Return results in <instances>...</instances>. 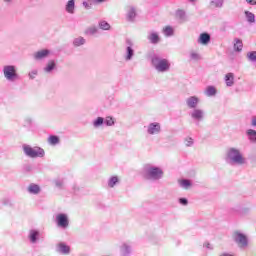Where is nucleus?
Here are the masks:
<instances>
[{"label":"nucleus","mask_w":256,"mask_h":256,"mask_svg":"<svg viewBox=\"0 0 256 256\" xmlns=\"http://www.w3.org/2000/svg\"><path fill=\"white\" fill-rule=\"evenodd\" d=\"M225 160L229 165H245L247 163L241 150L233 147L227 150Z\"/></svg>","instance_id":"obj_1"},{"label":"nucleus","mask_w":256,"mask_h":256,"mask_svg":"<svg viewBox=\"0 0 256 256\" xmlns=\"http://www.w3.org/2000/svg\"><path fill=\"white\" fill-rule=\"evenodd\" d=\"M144 175L150 181H159V179L163 178V169L152 164H147L144 166Z\"/></svg>","instance_id":"obj_2"},{"label":"nucleus","mask_w":256,"mask_h":256,"mask_svg":"<svg viewBox=\"0 0 256 256\" xmlns=\"http://www.w3.org/2000/svg\"><path fill=\"white\" fill-rule=\"evenodd\" d=\"M153 67L158 71V73H165L169 71L171 64L169 60L162 58L161 56L154 54L151 58Z\"/></svg>","instance_id":"obj_3"},{"label":"nucleus","mask_w":256,"mask_h":256,"mask_svg":"<svg viewBox=\"0 0 256 256\" xmlns=\"http://www.w3.org/2000/svg\"><path fill=\"white\" fill-rule=\"evenodd\" d=\"M23 151L27 157H31L32 159L37 157H45V150L39 147H31L27 144H24Z\"/></svg>","instance_id":"obj_4"},{"label":"nucleus","mask_w":256,"mask_h":256,"mask_svg":"<svg viewBox=\"0 0 256 256\" xmlns=\"http://www.w3.org/2000/svg\"><path fill=\"white\" fill-rule=\"evenodd\" d=\"M3 74L7 81H17L19 74H17V67L14 65H6L3 67Z\"/></svg>","instance_id":"obj_5"},{"label":"nucleus","mask_w":256,"mask_h":256,"mask_svg":"<svg viewBox=\"0 0 256 256\" xmlns=\"http://www.w3.org/2000/svg\"><path fill=\"white\" fill-rule=\"evenodd\" d=\"M134 44L133 41L127 39L126 40V49L124 53L125 61H131L133 57H135V49H133Z\"/></svg>","instance_id":"obj_6"},{"label":"nucleus","mask_w":256,"mask_h":256,"mask_svg":"<svg viewBox=\"0 0 256 256\" xmlns=\"http://www.w3.org/2000/svg\"><path fill=\"white\" fill-rule=\"evenodd\" d=\"M56 224L60 229H67L69 227V218L67 217V214H58L56 215Z\"/></svg>","instance_id":"obj_7"},{"label":"nucleus","mask_w":256,"mask_h":256,"mask_svg":"<svg viewBox=\"0 0 256 256\" xmlns=\"http://www.w3.org/2000/svg\"><path fill=\"white\" fill-rule=\"evenodd\" d=\"M234 241L237 243L239 247H247V236H245L241 232L234 233Z\"/></svg>","instance_id":"obj_8"},{"label":"nucleus","mask_w":256,"mask_h":256,"mask_svg":"<svg viewBox=\"0 0 256 256\" xmlns=\"http://www.w3.org/2000/svg\"><path fill=\"white\" fill-rule=\"evenodd\" d=\"M148 135H159L161 133V124L152 122L147 126Z\"/></svg>","instance_id":"obj_9"},{"label":"nucleus","mask_w":256,"mask_h":256,"mask_svg":"<svg viewBox=\"0 0 256 256\" xmlns=\"http://www.w3.org/2000/svg\"><path fill=\"white\" fill-rule=\"evenodd\" d=\"M190 117H192L194 121H203V119H205V111L194 108V111L190 113Z\"/></svg>","instance_id":"obj_10"},{"label":"nucleus","mask_w":256,"mask_h":256,"mask_svg":"<svg viewBox=\"0 0 256 256\" xmlns=\"http://www.w3.org/2000/svg\"><path fill=\"white\" fill-rule=\"evenodd\" d=\"M197 43H199V45H209V43H211V34L207 32L201 33L198 37Z\"/></svg>","instance_id":"obj_11"},{"label":"nucleus","mask_w":256,"mask_h":256,"mask_svg":"<svg viewBox=\"0 0 256 256\" xmlns=\"http://www.w3.org/2000/svg\"><path fill=\"white\" fill-rule=\"evenodd\" d=\"M186 105L189 109H197V105H199V98H197V96L187 98Z\"/></svg>","instance_id":"obj_12"},{"label":"nucleus","mask_w":256,"mask_h":256,"mask_svg":"<svg viewBox=\"0 0 256 256\" xmlns=\"http://www.w3.org/2000/svg\"><path fill=\"white\" fill-rule=\"evenodd\" d=\"M50 53L51 51L47 49L37 51L34 53V59H36L37 61H41V59H46V57H49Z\"/></svg>","instance_id":"obj_13"},{"label":"nucleus","mask_w":256,"mask_h":256,"mask_svg":"<svg viewBox=\"0 0 256 256\" xmlns=\"http://www.w3.org/2000/svg\"><path fill=\"white\" fill-rule=\"evenodd\" d=\"M57 251H58V253H62L63 255H68V253H70V251H71V248L68 245H66L65 243L60 242L57 245Z\"/></svg>","instance_id":"obj_14"},{"label":"nucleus","mask_w":256,"mask_h":256,"mask_svg":"<svg viewBox=\"0 0 256 256\" xmlns=\"http://www.w3.org/2000/svg\"><path fill=\"white\" fill-rule=\"evenodd\" d=\"M224 80L227 87H233L235 85V75L233 73H227Z\"/></svg>","instance_id":"obj_15"},{"label":"nucleus","mask_w":256,"mask_h":256,"mask_svg":"<svg viewBox=\"0 0 256 256\" xmlns=\"http://www.w3.org/2000/svg\"><path fill=\"white\" fill-rule=\"evenodd\" d=\"M130 253H131V246L127 243H123L120 246V254L123 256H127V255H130Z\"/></svg>","instance_id":"obj_16"},{"label":"nucleus","mask_w":256,"mask_h":256,"mask_svg":"<svg viewBox=\"0 0 256 256\" xmlns=\"http://www.w3.org/2000/svg\"><path fill=\"white\" fill-rule=\"evenodd\" d=\"M66 12L70 15H73L75 13V0H69L66 4Z\"/></svg>","instance_id":"obj_17"},{"label":"nucleus","mask_w":256,"mask_h":256,"mask_svg":"<svg viewBox=\"0 0 256 256\" xmlns=\"http://www.w3.org/2000/svg\"><path fill=\"white\" fill-rule=\"evenodd\" d=\"M159 34H157L156 32H150L148 35V41H150V43H152L153 45H156V43H159Z\"/></svg>","instance_id":"obj_18"},{"label":"nucleus","mask_w":256,"mask_h":256,"mask_svg":"<svg viewBox=\"0 0 256 256\" xmlns=\"http://www.w3.org/2000/svg\"><path fill=\"white\" fill-rule=\"evenodd\" d=\"M40 191H41V188L37 184H30L28 187V192L31 193L32 195H38Z\"/></svg>","instance_id":"obj_19"},{"label":"nucleus","mask_w":256,"mask_h":256,"mask_svg":"<svg viewBox=\"0 0 256 256\" xmlns=\"http://www.w3.org/2000/svg\"><path fill=\"white\" fill-rule=\"evenodd\" d=\"M205 95H207V97H215V95H217V89H215L214 86H208Z\"/></svg>","instance_id":"obj_20"},{"label":"nucleus","mask_w":256,"mask_h":256,"mask_svg":"<svg viewBox=\"0 0 256 256\" xmlns=\"http://www.w3.org/2000/svg\"><path fill=\"white\" fill-rule=\"evenodd\" d=\"M174 33L175 30L171 26H166L163 28V34L165 35V37H173Z\"/></svg>","instance_id":"obj_21"},{"label":"nucleus","mask_w":256,"mask_h":256,"mask_svg":"<svg viewBox=\"0 0 256 256\" xmlns=\"http://www.w3.org/2000/svg\"><path fill=\"white\" fill-rule=\"evenodd\" d=\"M38 237H39V231L30 230L29 239H30L31 243H37Z\"/></svg>","instance_id":"obj_22"},{"label":"nucleus","mask_w":256,"mask_h":256,"mask_svg":"<svg viewBox=\"0 0 256 256\" xmlns=\"http://www.w3.org/2000/svg\"><path fill=\"white\" fill-rule=\"evenodd\" d=\"M56 66L57 64L55 63V61H49L46 67H44L45 73H51V71H53V69H55Z\"/></svg>","instance_id":"obj_23"},{"label":"nucleus","mask_w":256,"mask_h":256,"mask_svg":"<svg viewBox=\"0 0 256 256\" xmlns=\"http://www.w3.org/2000/svg\"><path fill=\"white\" fill-rule=\"evenodd\" d=\"M178 184L182 189H189L191 187V180L181 179L178 181Z\"/></svg>","instance_id":"obj_24"},{"label":"nucleus","mask_w":256,"mask_h":256,"mask_svg":"<svg viewBox=\"0 0 256 256\" xmlns=\"http://www.w3.org/2000/svg\"><path fill=\"white\" fill-rule=\"evenodd\" d=\"M246 135L250 141H252V142L256 141V131L255 130L248 129L246 132Z\"/></svg>","instance_id":"obj_25"},{"label":"nucleus","mask_w":256,"mask_h":256,"mask_svg":"<svg viewBox=\"0 0 256 256\" xmlns=\"http://www.w3.org/2000/svg\"><path fill=\"white\" fill-rule=\"evenodd\" d=\"M137 13L135 12V8L130 7L127 13L128 21H133L135 19Z\"/></svg>","instance_id":"obj_26"},{"label":"nucleus","mask_w":256,"mask_h":256,"mask_svg":"<svg viewBox=\"0 0 256 256\" xmlns=\"http://www.w3.org/2000/svg\"><path fill=\"white\" fill-rule=\"evenodd\" d=\"M210 7H213V8L223 7V0H211Z\"/></svg>","instance_id":"obj_27"},{"label":"nucleus","mask_w":256,"mask_h":256,"mask_svg":"<svg viewBox=\"0 0 256 256\" xmlns=\"http://www.w3.org/2000/svg\"><path fill=\"white\" fill-rule=\"evenodd\" d=\"M245 15L248 23H255V14L250 11H245Z\"/></svg>","instance_id":"obj_28"},{"label":"nucleus","mask_w":256,"mask_h":256,"mask_svg":"<svg viewBox=\"0 0 256 256\" xmlns=\"http://www.w3.org/2000/svg\"><path fill=\"white\" fill-rule=\"evenodd\" d=\"M73 44L75 45V47H81V45H85V38L83 37L75 38L73 41Z\"/></svg>","instance_id":"obj_29"},{"label":"nucleus","mask_w":256,"mask_h":256,"mask_svg":"<svg viewBox=\"0 0 256 256\" xmlns=\"http://www.w3.org/2000/svg\"><path fill=\"white\" fill-rule=\"evenodd\" d=\"M234 50L235 51H242L243 50V42L240 39H235Z\"/></svg>","instance_id":"obj_30"},{"label":"nucleus","mask_w":256,"mask_h":256,"mask_svg":"<svg viewBox=\"0 0 256 256\" xmlns=\"http://www.w3.org/2000/svg\"><path fill=\"white\" fill-rule=\"evenodd\" d=\"M117 183H119V178L117 176H112L108 180V187H115V185H117Z\"/></svg>","instance_id":"obj_31"},{"label":"nucleus","mask_w":256,"mask_h":256,"mask_svg":"<svg viewBox=\"0 0 256 256\" xmlns=\"http://www.w3.org/2000/svg\"><path fill=\"white\" fill-rule=\"evenodd\" d=\"M99 27L103 31H109V29H111V25H109V23H107V21H100L99 22Z\"/></svg>","instance_id":"obj_32"},{"label":"nucleus","mask_w":256,"mask_h":256,"mask_svg":"<svg viewBox=\"0 0 256 256\" xmlns=\"http://www.w3.org/2000/svg\"><path fill=\"white\" fill-rule=\"evenodd\" d=\"M176 17L180 19V21H185L186 19L185 10H177Z\"/></svg>","instance_id":"obj_33"},{"label":"nucleus","mask_w":256,"mask_h":256,"mask_svg":"<svg viewBox=\"0 0 256 256\" xmlns=\"http://www.w3.org/2000/svg\"><path fill=\"white\" fill-rule=\"evenodd\" d=\"M98 31L99 29H97V27L92 26L86 30V35H95L98 33Z\"/></svg>","instance_id":"obj_34"},{"label":"nucleus","mask_w":256,"mask_h":256,"mask_svg":"<svg viewBox=\"0 0 256 256\" xmlns=\"http://www.w3.org/2000/svg\"><path fill=\"white\" fill-rule=\"evenodd\" d=\"M103 123H105L103 117H98L96 120H94L93 125L94 127H101Z\"/></svg>","instance_id":"obj_35"},{"label":"nucleus","mask_w":256,"mask_h":256,"mask_svg":"<svg viewBox=\"0 0 256 256\" xmlns=\"http://www.w3.org/2000/svg\"><path fill=\"white\" fill-rule=\"evenodd\" d=\"M48 142L50 143V145H57V143H59V137H57V136H50L48 138Z\"/></svg>","instance_id":"obj_36"},{"label":"nucleus","mask_w":256,"mask_h":256,"mask_svg":"<svg viewBox=\"0 0 256 256\" xmlns=\"http://www.w3.org/2000/svg\"><path fill=\"white\" fill-rule=\"evenodd\" d=\"M190 59H192L193 61H199L201 60V55L197 52H191Z\"/></svg>","instance_id":"obj_37"},{"label":"nucleus","mask_w":256,"mask_h":256,"mask_svg":"<svg viewBox=\"0 0 256 256\" xmlns=\"http://www.w3.org/2000/svg\"><path fill=\"white\" fill-rule=\"evenodd\" d=\"M247 57L249 61H252V63H256V51L249 52L247 54Z\"/></svg>","instance_id":"obj_38"},{"label":"nucleus","mask_w":256,"mask_h":256,"mask_svg":"<svg viewBox=\"0 0 256 256\" xmlns=\"http://www.w3.org/2000/svg\"><path fill=\"white\" fill-rule=\"evenodd\" d=\"M115 121H113L112 117H106L104 120V125H107V127H111V125H114Z\"/></svg>","instance_id":"obj_39"},{"label":"nucleus","mask_w":256,"mask_h":256,"mask_svg":"<svg viewBox=\"0 0 256 256\" xmlns=\"http://www.w3.org/2000/svg\"><path fill=\"white\" fill-rule=\"evenodd\" d=\"M185 145H186V147H192V145H193V138H191V137L186 138L185 139Z\"/></svg>","instance_id":"obj_40"},{"label":"nucleus","mask_w":256,"mask_h":256,"mask_svg":"<svg viewBox=\"0 0 256 256\" xmlns=\"http://www.w3.org/2000/svg\"><path fill=\"white\" fill-rule=\"evenodd\" d=\"M35 77H37V70H32V71L29 73V78H30V79H35Z\"/></svg>","instance_id":"obj_41"},{"label":"nucleus","mask_w":256,"mask_h":256,"mask_svg":"<svg viewBox=\"0 0 256 256\" xmlns=\"http://www.w3.org/2000/svg\"><path fill=\"white\" fill-rule=\"evenodd\" d=\"M179 203L180 205H188L189 201L186 198H180Z\"/></svg>","instance_id":"obj_42"},{"label":"nucleus","mask_w":256,"mask_h":256,"mask_svg":"<svg viewBox=\"0 0 256 256\" xmlns=\"http://www.w3.org/2000/svg\"><path fill=\"white\" fill-rule=\"evenodd\" d=\"M83 7H85V9H91V3L83 2Z\"/></svg>","instance_id":"obj_43"},{"label":"nucleus","mask_w":256,"mask_h":256,"mask_svg":"<svg viewBox=\"0 0 256 256\" xmlns=\"http://www.w3.org/2000/svg\"><path fill=\"white\" fill-rule=\"evenodd\" d=\"M246 3H248V5H256V0H246Z\"/></svg>","instance_id":"obj_44"},{"label":"nucleus","mask_w":256,"mask_h":256,"mask_svg":"<svg viewBox=\"0 0 256 256\" xmlns=\"http://www.w3.org/2000/svg\"><path fill=\"white\" fill-rule=\"evenodd\" d=\"M56 186H57V187H62V186H63V181L57 180V181H56Z\"/></svg>","instance_id":"obj_45"},{"label":"nucleus","mask_w":256,"mask_h":256,"mask_svg":"<svg viewBox=\"0 0 256 256\" xmlns=\"http://www.w3.org/2000/svg\"><path fill=\"white\" fill-rule=\"evenodd\" d=\"M252 125L256 127V116L252 117Z\"/></svg>","instance_id":"obj_46"},{"label":"nucleus","mask_w":256,"mask_h":256,"mask_svg":"<svg viewBox=\"0 0 256 256\" xmlns=\"http://www.w3.org/2000/svg\"><path fill=\"white\" fill-rule=\"evenodd\" d=\"M204 247H206L207 249H211V244L205 243V244H204Z\"/></svg>","instance_id":"obj_47"},{"label":"nucleus","mask_w":256,"mask_h":256,"mask_svg":"<svg viewBox=\"0 0 256 256\" xmlns=\"http://www.w3.org/2000/svg\"><path fill=\"white\" fill-rule=\"evenodd\" d=\"M3 1H4V3H7V4L13 3V0H3Z\"/></svg>","instance_id":"obj_48"},{"label":"nucleus","mask_w":256,"mask_h":256,"mask_svg":"<svg viewBox=\"0 0 256 256\" xmlns=\"http://www.w3.org/2000/svg\"><path fill=\"white\" fill-rule=\"evenodd\" d=\"M106 0H95L96 3H105Z\"/></svg>","instance_id":"obj_49"},{"label":"nucleus","mask_w":256,"mask_h":256,"mask_svg":"<svg viewBox=\"0 0 256 256\" xmlns=\"http://www.w3.org/2000/svg\"><path fill=\"white\" fill-rule=\"evenodd\" d=\"M220 256H233V255H231V254H222Z\"/></svg>","instance_id":"obj_50"},{"label":"nucleus","mask_w":256,"mask_h":256,"mask_svg":"<svg viewBox=\"0 0 256 256\" xmlns=\"http://www.w3.org/2000/svg\"><path fill=\"white\" fill-rule=\"evenodd\" d=\"M188 1H191V2H193V1H195V0H188Z\"/></svg>","instance_id":"obj_51"},{"label":"nucleus","mask_w":256,"mask_h":256,"mask_svg":"<svg viewBox=\"0 0 256 256\" xmlns=\"http://www.w3.org/2000/svg\"><path fill=\"white\" fill-rule=\"evenodd\" d=\"M28 123H31V120H28Z\"/></svg>","instance_id":"obj_52"}]
</instances>
